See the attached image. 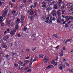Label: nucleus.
I'll return each mask as SVG.
<instances>
[{
    "label": "nucleus",
    "instance_id": "nucleus-1",
    "mask_svg": "<svg viewBox=\"0 0 73 73\" xmlns=\"http://www.w3.org/2000/svg\"><path fill=\"white\" fill-rule=\"evenodd\" d=\"M11 13L10 12V10H8L7 8H6L5 10H4L2 11V16L3 17H5V16L7 15V16H9Z\"/></svg>",
    "mask_w": 73,
    "mask_h": 73
},
{
    "label": "nucleus",
    "instance_id": "nucleus-2",
    "mask_svg": "<svg viewBox=\"0 0 73 73\" xmlns=\"http://www.w3.org/2000/svg\"><path fill=\"white\" fill-rule=\"evenodd\" d=\"M67 5L68 6V7H69V8H71V9H70L69 10L70 12H72V9L73 8V4L72 3H68L67 4Z\"/></svg>",
    "mask_w": 73,
    "mask_h": 73
},
{
    "label": "nucleus",
    "instance_id": "nucleus-3",
    "mask_svg": "<svg viewBox=\"0 0 73 73\" xmlns=\"http://www.w3.org/2000/svg\"><path fill=\"white\" fill-rule=\"evenodd\" d=\"M49 60V57L47 56H45L44 60H43V61L44 62V63H46L48 60Z\"/></svg>",
    "mask_w": 73,
    "mask_h": 73
},
{
    "label": "nucleus",
    "instance_id": "nucleus-4",
    "mask_svg": "<svg viewBox=\"0 0 73 73\" xmlns=\"http://www.w3.org/2000/svg\"><path fill=\"white\" fill-rule=\"evenodd\" d=\"M16 31H17V29H15L14 30L12 31L11 33L10 34L11 36H13V35H15V32H16Z\"/></svg>",
    "mask_w": 73,
    "mask_h": 73
},
{
    "label": "nucleus",
    "instance_id": "nucleus-5",
    "mask_svg": "<svg viewBox=\"0 0 73 73\" xmlns=\"http://www.w3.org/2000/svg\"><path fill=\"white\" fill-rule=\"evenodd\" d=\"M54 68V66L52 65H50L48 66L47 67H46V69H50V68Z\"/></svg>",
    "mask_w": 73,
    "mask_h": 73
},
{
    "label": "nucleus",
    "instance_id": "nucleus-6",
    "mask_svg": "<svg viewBox=\"0 0 73 73\" xmlns=\"http://www.w3.org/2000/svg\"><path fill=\"white\" fill-rule=\"evenodd\" d=\"M60 12H61V10H59L57 11V13L58 17H60L61 15V13H60Z\"/></svg>",
    "mask_w": 73,
    "mask_h": 73
},
{
    "label": "nucleus",
    "instance_id": "nucleus-7",
    "mask_svg": "<svg viewBox=\"0 0 73 73\" xmlns=\"http://www.w3.org/2000/svg\"><path fill=\"white\" fill-rule=\"evenodd\" d=\"M25 19V17L23 15L21 16V21H23Z\"/></svg>",
    "mask_w": 73,
    "mask_h": 73
},
{
    "label": "nucleus",
    "instance_id": "nucleus-8",
    "mask_svg": "<svg viewBox=\"0 0 73 73\" xmlns=\"http://www.w3.org/2000/svg\"><path fill=\"white\" fill-rule=\"evenodd\" d=\"M46 10H47V11H50V8L49 7H46Z\"/></svg>",
    "mask_w": 73,
    "mask_h": 73
},
{
    "label": "nucleus",
    "instance_id": "nucleus-9",
    "mask_svg": "<svg viewBox=\"0 0 73 73\" xmlns=\"http://www.w3.org/2000/svg\"><path fill=\"white\" fill-rule=\"evenodd\" d=\"M66 19L67 21L69 20L70 19L69 17H68V16H66Z\"/></svg>",
    "mask_w": 73,
    "mask_h": 73
},
{
    "label": "nucleus",
    "instance_id": "nucleus-10",
    "mask_svg": "<svg viewBox=\"0 0 73 73\" xmlns=\"http://www.w3.org/2000/svg\"><path fill=\"white\" fill-rule=\"evenodd\" d=\"M54 8L55 9H58L57 7V6L56 5H54Z\"/></svg>",
    "mask_w": 73,
    "mask_h": 73
},
{
    "label": "nucleus",
    "instance_id": "nucleus-11",
    "mask_svg": "<svg viewBox=\"0 0 73 73\" xmlns=\"http://www.w3.org/2000/svg\"><path fill=\"white\" fill-rule=\"evenodd\" d=\"M56 13V11L54 10H53L52 11L51 14L52 15L53 14V13Z\"/></svg>",
    "mask_w": 73,
    "mask_h": 73
},
{
    "label": "nucleus",
    "instance_id": "nucleus-12",
    "mask_svg": "<svg viewBox=\"0 0 73 73\" xmlns=\"http://www.w3.org/2000/svg\"><path fill=\"white\" fill-rule=\"evenodd\" d=\"M21 23H22V25H21V26H24V25L25 24V23H24V21L23 20H22L21 21Z\"/></svg>",
    "mask_w": 73,
    "mask_h": 73
},
{
    "label": "nucleus",
    "instance_id": "nucleus-13",
    "mask_svg": "<svg viewBox=\"0 0 73 73\" xmlns=\"http://www.w3.org/2000/svg\"><path fill=\"white\" fill-rule=\"evenodd\" d=\"M65 5H64L62 6L61 7V8L62 9H64L65 8Z\"/></svg>",
    "mask_w": 73,
    "mask_h": 73
},
{
    "label": "nucleus",
    "instance_id": "nucleus-14",
    "mask_svg": "<svg viewBox=\"0 0 73 73\" xmlns=\"http://www.w3.org/2000/svg\"><path fill=\"white\" fill-rule=\"evenodd\" d=\"M19 69H21L23 68H24V66H23L22 65L20 66L19 67Z\"/></svg>",
    "mask_w": 73,
    "mask_h": 73
},
{
    "label": "nucleus",
    "instance_id": "nucleus-15",
    "mask_svg": "<svg viewBox=\"0 0 73 73\" xmlns=\"http://www.w3.org/2000/svg\"><path fill=\"white\" fill-rule=\"evenodd\" d=\"M57 22L58 23H60L61 22V20L59 19H58L57 20Z\"/></svg>",
    "mask_w": 73,
    "mask_h": 73
},
{
    "label": "nucleus",
    "instance_id": "nucleus-16",
    "mask_svg": "<svg viewBox=\"0 0 73 73\" xmlns=\"http://www.w3.org/2000/svg\"><path fill=\"white\" fill-rule=\"evenodd\" d=\"M9 25H10V21H7V26H9Z\"/></svg>",
    "mask_w": 73,
    "mask_h": 73
},
{
    "label": "nucleus",
    "instance_id": "nucleus-17",
    "mask_svg": "<svg viewBox=\"0 0 73 73\" xmlns=\"http://www.w3.org/2000/svg\"><path fill=\"white\" fill-rule=\"evenodd\" d=\"M14 66L15 68H16V67H17L19 66V65L15 63L14 64Z\"/></svg>",
    "mask_w": 73,
    "mask_h": 73
},
{
    "label": "nucleus",
    "instance_id": "nucleus-18",
    "mask_svg": "<svg viewBox=\"0 0 73 73\" xmlns=\"http://www.w3.org/2000/svg\"><path fill=\"white\" fill-rule=\"evenodd\" d=\"M40 58H43V57L44 56L43 55V54H41L40 55Z\"/></svg>",
    "mask_w": 73,
    "mask_h": 73
},
{
    "label": "nucleus",
    "instance_id": "nucleus-19",
    "mask_svg": "<svg viewBox=\"0 0 73 73\" xmlns=\"http://www.w3.org/2000/svg\"><path fill=\"white\" fill-rule=\"evenodd\" d=\"M37 2H35L34 3L35 5L34 6V8H35L36 7V5H37Z\"/></svg>",
    "mask_w": 73,
    "mask_h": 73
},
{
    "label": "nucleus",
    "instance_id": "nucleus-20",
    "mask_svg": "<svg viewBox=\"0 0 73 73\" xmlns=\"http://www.w3.org/2000/svg\"><path fill=\"white\" fill-rule=\"evenodd\" d=\"M59 56H63V53H61L59 54Z\"/></svg>",
    "mask_w": 73,
    "mask_h": 73
},
{
    "label": "nucleus",
    "instance_id": "nucleus-21",
    "mask_svg": "<svg viewBox=\"0 0 73 73\" xmlns=\"http://www.w3.org/2000/svg\"><path fill=\"white\" fill-rule=\"evenodd\" d=\"M19 63L20 65H22V64H23V62H22L21 61H19Z\"/></svg>",
    "mask_w": 73,
    "mask_h": 73
},
{
    "label": "nucleus",
    "instance_id": "nucleus-22",
    "mask_svg": "<svg viewBox=\"0 0 73 73\" xmlns=\"http://www.w3.org/2000/svg\"><path fill=\"white\" fill-rule=\"evenodd\" d=\"M18 28H19V26L18 25H16V26L15 27V28L16 29H18Z\"/></svg>",
    "mask_w": 73,
    "mask_h": 73
},
{
    "label": "nucleus",
    "instance_id": "nucleus-23",
    "mask_svg": "<svg viewBox=\"0 0 73 73\" xmlns=\"http://www.w3.org/2000/svg\"><path fill=\"white\" fill-rule=\"evenodd\" d=\"M59 46H58L56 47V50H57L58 49V48H59Z\"/></svg>",
    "mask_w": 73,
    "mask_h": 73
},
{
    "label": "nucleus",
    "instance_id": "nucleus-24",
    "mask_svg": "<svg viewBox=\"0 0 73 73\" xmlns=\"http://www.w3.org/2000/svg\"><path fill=\"white\" fill-rule=\"evenodd\" d=\"M4 23H2L1 25V27H3V26H4Z\"/></svg>",
    "mask_w": 73,
    "mask_h": 73
},
{
    "label": "nucleus",
    "instance_id": "nucleus-25",
    "mask_svg": "<svg viewBox=\"0 0 73 73\" xmlns=\"http://www.w3.org/2000/svg\"><path fill=\"white\" fill-rule=\"evenodd\" d=\"M69 25L67 24H66L65 25V27H66V28H68V27Z\"/></svg>",
    "mask_w": 73,
    "mask_h": 73
},
{
    "label": "nucleus",
    "instance_id": "nucleus-26",
    "mask_svg": "<svg viewBox=\"0 0 73 73\" xmlns=\"http://www.w3.org/2000/svg\"><path fill=\"white\" fill-rule=\"evenodd\" d=\"M23 3L22 4H25L26 3H27V0H23Z\"/></svg>",
    "mask_w": 73,
    "mask_h": 73
},
{
    "label": "nucleus",
    "instance_id": "nucleus-27",
    "mask_svg": "<svg viewBox=\"0 0 73 73\" xmlns=\"http://www.w3.org/2000/svg\"><path fill=\"white\" fill-rule=\"evenodd\" d=\"M57 5L58 7L59 8H60L61 6V4H58Z\"/></svg>",
    "mask_w": 73,
    "mask_h": 73
},
{
    "label": "nucleus",
    "instance_id": "nucleus-28",
    "mask_svg": "<svg viewBox=\"0 0 73 73\" xmlns=\"http://www.w3.org/2000/svg\"><path fill=\"white\" fill-rule=\"evenodd\" d=\"M52 20L53 21H55L56 20V18L54 17H53V18H52Z\"/></svg>",
    "mask_w": 73,
    "mask_h": 73
},
{
    "label": "nucleus",
    "instance_id": "nucleus-29",
    "mask_svg": "<svg viewBox=\"0 0 73 73\" xmlns=\"http://www.w3.org/2000/svg\"><path fill=\"white\" fill-rule=\"evenodd\" d=\"M54 66H56V65H57V62H55L54 64Z\"/></svg>",
    "mask_w": 73,
    "mask_h": 73
},
{
    "label": "nucleus",
    "instance_id": "nucleus-30",
    "mask_svg": "<svg viewBox=\"0 0 73 73\" xmlns=\"http://www.w3.org/2000/svg\"><path fill=\"white\" fill-rule=\"evenodd\" d=\"M27 27H25L24 28V30L23 31H26V30H27Z\"/></svg>",
    "mask_w": 73,
    "mask_h": 73
},
{
    "label": "nucleus",
    "instance_id": "nucleus-31",
    "mask_svg": "<svg viewBox=\"0 0 73 73\" xmlns=\"http://www.w3.org/2000/svg\"><path fill=\"white\" fill-rule=\"evenodd\" d=\"M72 40V39H68V40H67V41L68 42L69 41H71V40Z\"/></svg>",
    "mask_w": 73,
    "mask_h": 73
},
{
    "label": "nucleus",
    "instance_id": "nucleus-32",
    "mask_svg": "<svg viewBox=\"0 0 73 73\" xmlns=\"http://www.w3.org/2000/svg\"><path fill=\"white\" fill-rule=\"evenodd\" d=\"M55 3L54 2H52L51 5H54V4Z\"/></svg>",
    "mask_w": 73,
    "mask_h": 73
},
{
    "label": "nucleus",
    "instance_id": "nucleus-33",
    "mask_svg": "<svg viewBox=\"0 0 73 73\" xmlns=\"http://www.w3.org/2000/svg\"><path fill=\"white\" fill-rule=\"evenodd\" d=\"M9 4L10 5H11V6H13V3L11 2H9Z\"/></svg>",
    "mask_w": 73,
    "mask_h": 73
},
{
    "label": "nucleus",
    "instance_id": "nucleus-34",
    "mask_svg": "<svg viewBox=\"0 0 73 73\" xmlns=\"http://www.w3.org/2000/svg\"><path fill=\"white\" fill-rule=\"evenodd\" d=\"M12 56H15V55L16 54V53H12Z\"/></svg>",
    "mask_w": 73,
    "mask_h": 73
},
{
    "label": "nucleus",
    "instance_id": "nucleus-35",
    "mask_svg": "<svg viewBox=\"0 0 73 73\" xmlns=\"http://www.w3.org/2000/svg\"><path fill=\"white\" fill-rule=\"evenodd\" d=\"M62 11V14H64V13H65V10Z\"/></svg>",
    "mask_w": 73,
    "mask_h": 73
},
{
    "label": "nucleus",
    "instance_id": "nucleus-36",
    "mask_svg": "<svg viewBox=\"0 0 73 73\" xmlns=\"http://www.w3.org/2000/svg\"><path fill=\"white\" fill-rule=\"evenodd\" d=\"M27 72H31V69H28V70H27Z\"/></svg>",
    "mask_w": 73,
    "mask_h": 73
},
{
    "label": "nucleus",
    "instance_id": "nucleus-37",
    "mask_svg": "<svg viewBox=\"0 0 73 73\" xmlns=\"http://www.w3.org/2000/svg\"><path fill=\"white\" fill-rule=\"evenodd\" d=\"M62 17L63 18H66V16L64 15H62Z\"/></svg>",
    "mask_w": 73,
    "mask_h": 73
},
{
    "label": "nucleus",
    "instance_id": "nucleus-38",
    "mask_svg": "<svg viewBox=\"0 0 73 73\" xmlns=\"http://www.w3.org/2000/svg\"><path fill=\"white\" fill-rule=\"evenodd\" d=\"M53 15L54 17L56 16V13H54L53 14Z\"/></svg>",
    "mask_w": 73,
    "mask_h": 73
},
{
    "label": "nucleus",
    "instance_id": "nucleus-39",
    "mask_svg": "<svg viewBox=\"0 0 73 73\" xmlns=\"http://www.w3.org/2000/svg\"><path fill=\"white\" fill-rule=\"evenodd\" d=\"M1 1L2 3H4V2H5V1L4 0H1Z\"/></svg>",
    "mask_w": 73,
    "mask_h": 73
},
{
    "label": "nucleus",
    "instance_id": "nucleus-40",
    "mask_svg": "<svg viewBox=\"0 0 73 73\" xmlns=\"http://www.w3.org/2000/svg\"><path fill=\"white\" fill-rule=\"evenodd\" d=\"M53 36L54 37H57V35L56 34H54L53 35Z\"/></svg>",
    "mask_w": 73,
    "mask_h": 73
},
{
    "label": "nucleus",
    "instance_id": "nucleus-41",
    "mask_svg": "<svg viewBox=\"0 0 73 73\" xmlns=\"http://www.w3.org/2000/svg\"><path fill=\"white\" fill-rule=\"evenodd\" d=\"M66 23V21H65L64 22H63L62 24H65Z\"/></svg>",
    "mask_w": 73,
    "mask_h": 73
},
{
    "label": "nucleus",
    "instance_id": "nucleus-42",
    "mask_svg": "<svg viewBox=\"0 0 73 73\" xmlns=\"http://www.w3.org/2000/svg\"><path fill=\"white\" fill-rule=\"evenodd\" d=\"M46 19L47 20H49V17H47L46 18Z\"/></svg>",
    "mask_w": 73,
    "mask_h": 73
},
{
    "label": "nucleus",
    "instance_id": "nucleus-43",
    "mask_svg": "<svg viewBox=\"0 0 73 73\" xmlns=\"http://www.w3.org/2000/svg\"><path fill=\"white\" fill-rule=\"evenodd\" d=\"M2 44L3 46H4V45H5V44L6 43H5L2 42Z\"/></svg>",
    "mask_w": 73,
    "mask_h": 73
},
{
    "label": "nucleus",
    "instance_id": "nucleus-44",
    "mask_svg": "<svg viewBox=\"0 0 73 73\" xmlns=\"http://www.w3.org/2000/svg\"><path fill=\"white\" fill-rule=\"evenodd\" d=\"M48 22L49 23H52V20H50Z\"/></svg>",
    "mask_w": 73,
    "mask_h": 73
},
{
    "label": "nucleus",
    "instance_id": "nucleus-45",
    "mask_svg": "<svg viewBox=\"0 0 73 73\" xmlns=\"http://www.w3.org/2000/svg\"><path fill=\"white\" fill-rule=\"evenodd\" d=\"M33 11H31L30 13V15H32L33 14Z\"/></svg>",
    "mask_w": 73,
    "mask_h": 73
},
{
    "label": "nucleus",
    "instance_id": "nucleus-46",
    "mask_svg": "<svg viewBox=\"0 0 73 73\" xmlns=\"http://www.w3.org/2000/svg\"><path fill=\"white\" fill-rule=\"evenodd\" d=\"M69 17L70 18V19H73V17L72 16Z\"/></svg>",
    "mask_w": 73,
    "mask_h": 73
},
{
    "label": "nucleus",
    "instance_id": "nucleus-47",
    "mask_svg": "<svg viewBox=\"0 0 73 73\" xmlns=\"http://www.w3.org/2000/svg\"><path fill=\"white\" fill-rule=\"evenodd\" d=\"M42 7H43V8H44V7H46V6L45 5H42Z\"/></svg>",
    "mask_w": 73,
    "mask_h": 73
},
{
    "label": "nucleus",
    "instance_id": "nucleus-48",
    "mask_svg": "<svg viewBox=\"0 0 73 73\" xmlns=\"http://www.w3.org/2000/svg\"><path fill=\"white\" fill-rule=\"evenodd\" d=\"M15 11H13L12 12V13L13 14H15Z\"/></svg>",
    "mask_w": 73,
    "mask_h": 73
},
{
    "label": "nucleus",
    "instance_id": "nucleus-49",
    "mask_svg": "<svg viewBox=\"0 0 73 73\" xmlns=\"http://www.w3.org/2000/svg\"><path fill=\"white\" fill-rule=\"evenodd\" d=\"M9 38V36H6V39H8Z\"/></svg>",
    "mask_w": 73,
    "mask_h": 73
},
{
    "label": "nucleus",
    "instance_id": "nucleus-50",
    "mask_svg": "<svg viewBox=\"0 0 73 73\" xmlns=\"http://www.w3.org/2000/svg\"><path fill=\"white\" fill-rule=\"evenodd\" d=\"M3 17H0V20H3Z\"/></svg>",
    "mask_w": 73,
    "mask_h": 73
},
{
    "label": "nucleus",
    "instance_id": "nucleus-51",
    "mask_svg": "<svg viewBox=\"0 0 73 73\" xmlns=\"http://www.w3.org/2000/svg\"><path fill=\"white\" fill-rule=\"evenodd\" d=\"M19 21H20V19H18L17 20V22H19Z\"/></svg>",
    "mask_w": 73,
    "mask_h": 73
},
{
    "label": "nucleus",
    "instance_id": "nucleus-52",
    "mask_svg": "<svg viewBox=\"0 0 73 73\" xmlns=\"http://www.w3.org/2000/svg\"><path fill=\"white\" fill-rule=\"evenodd\" d=\"M28 69V67H27L26 68H24V69H25V70H27V69Z\"/></svg>",
    "mask_w": 73,
    "mask_h": 73
},
{
    "label": "nucleus",
    "instance_id": "nucleus-53",
    "mask_svg": "<svg viewBox=\"0 0 73 73\" xmlns=\"http://www.w3.org/2000/svg\"><path fill=\"white\" fill-rule=\"evenodd\" d=\"M62 67L63 68H65V65L62 66Z\"/></svg>",
    "mask_w": 73,
    "mask_h": 73
},
{
    "label": "nucleus",
    "instance_id": "nucleus-54",
    "mask_svg": "<svg viewBox=\"0 0 73 73\" xmlns=\"http://www.w3.org/2000/svg\"><path fill=\"white\" fill-rule=\"evenodd\" d=\"M25 64H29V61H28V60H27V62Z\"/></svg>",
    "mask_w": 73,
    "mask_h": 73
},
{
    "label": "nucleus",
    "instance_id": "nucleus-55",
    "mask_svg": "<svg viewBox=\"0 0 73 73\" xmlns=\"http://www.w3.org/2000/svg\"><path fill=\"white\" fill-rule=\"evenodd\" d=\"M54 63V60H53L51 62V64H53Z\"/></svg>",
    "mask_w": 73,
    "mask_h": 73
},
{
    "label": "nucleus",
    "instance_id": "nucleus-56",
    "mask_svg": "<svg viewBox=\"0 0 73 73\" xmlns=\"http://www.w3.org/2000/svg\"><path fill=\"white\" fill-rule=\"evenodd\" d=\"M9 57V56L8 55H6L5 57H6V58H8Z\"/></svg>",
    "mask_w": 73,
    "mask_h": 73
},
{
    "label": "nucleus",
    "instance_id": "nucleus-57",
    "mask_svg": "<svg viewBox=\"0 0 73 73\" xmlns=\"http://www.w3.org/2000/svg\"><path fill=\"white\" fill-rule=\"evenodd\" d=\"M66 65H67V66H69V63H66Z\"/></svg>",
    "mask_w": 73,
    "mask_h": 73
},
{
    "label": "nucleus",
    "instance_id": "nucleus-58",
    "mask_svg": "<svg viewBox=\"0 0 73 73\" xmlns=\"http://www.w3.org/2000/svg\"><path fill=\"white\" fill-rule=\"evenodd\" d=\"M59 69H62V66H60V67H59Z\"/></svg>",
    "mask_w": 73,
    "mask_h": 73
},
{
    "label": "nucleus",
    "instance_id": "nucleus-59",
    "mask_svg": "<svg viewBox=\"0 0 73 73\" xmlns=\"http://www.w3.org/2000/svg\"><path fill=\"white\" fill-rule=\"evenodd\" d=\"M17 15H18V16H19V15H20V13H18L17 14Z\"/></svg>",
    "mask_w": 73,
    "mask_h": 73
},
{
    "label": "nucleus",
    "instance_id": "nucleus-60",
    "mask_svg": "<svg viewBox=\"0 0 73 73\" xmlns=\"http://www.w3.org/2000/svg\"><path fill=\"white\" fill-rule=\"evenodd\" d=\"M36 50V48H35L33 49H32V50L33 51H34V50Z\"/></svg>",
    "mask_w": 73,
    "mask_h": 73
},
{
    "label": "nucleus",
    "instance_id": "nucleus-61",
    "mask_svg": "<svg viewBox=\"0 0 73 73\" xmlns=\"http://www.w3.org/2000/svg\"><path fill=\"white\" fill-rule=\"evenodd\" d=\"M21 36L20 35V34H18V36L19 37H20V36Z\"/></svg>",
    "mask_w": 73,
    "mask_h": 73
},
{
    "label": "nucleus",
    "instance_id": "nucleus-62",
    "mask_svg": "<svg viewBox=\"0 0 73 73\" xmlns=\"http://www.w3.org/2000/svg\"><path fill=\"white\" fill-rule=\"evenodd\" d=\"M22 66H25V63H24L23 64V65H22Z\"/></svg>",
    "mask_w": 73,
    "mask_h": 73
},
{
    "label": "nucleus",
    "instance_id": "nucleus-63",
    "mask_svg": "<svg viewBox=\"0 0 73 73\" xmlns=\"http://www.w3.org/2000/svg\"><path fill=\"white\" fill-rule=\"evenodd\" d=\"M58 4H61V2H58Z\"/></svg>",
    "mask_w": 73,
    "mask_h": 73
},
{
    "label": "nucleus",
    "instance_id": "nucleus-64",
    "mask_svg": "<svg viewBox=\"0 0 73 73\" xmlns=\"http://www.w3.org/2000/svg\"><path fill=\"white\" fill-rule=\"evenodd\" d=\"M70 27H71L73 28V24L71 25H70Z\"/></svg>",
    "mask_w": 73,
    "mask_h": 73
}]
</instances>
